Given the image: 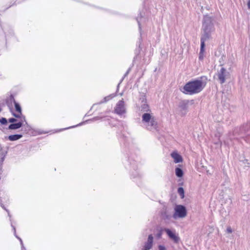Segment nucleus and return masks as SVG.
<instances>
[{
    "label": "nucleus",
    "instance_id": "obj_1",
    "mask_svg": "<svg viewBox=\"0 0 250 250\" xmlns=\"http://www.w3.org/2000/svg\"><path fill=\"white\" fill-rule=\"evenodd\" d=\"M207 80L206 76H202L198 79L187 83L181 89V92L187 95H194L201 92L205 87Z\"/></svg>",
    "mask_w": 250,
    "mask_h": 250
},
{
    "label": "nucleus",
    "instance_id": "obj_2",
    "mask_svg": "<svg viewBox=\"0 0 250 250\" xmlns=\"http://www.w3.org/2000/svg\"><path fill=\"white\" fill-rule=\"evenodd\" d=\"M214 19L208 15H204L202 21L201 40L207 41L211 38V33L215 30Z\"/></svg>",
    "mask_w": 250,
    "mask_h": 250
},
{
    "label": "nucleus",
    "instance_id": "obj_3",
    "mask_svg": "<svg viewBox=\"0 0 250 250\" xmlns=\"http://www.w3.org/2000/svg\"><path fill=\"white\" fill-rule=\"evenodd\" d=\"M21 127V130L23 133L29 134L31 127L28 124L25 117L21 113V107L20 104L17 103V129Z\"/></svg>",
    "mask_w": 250,
    "mask_h": 250
},
{
    "label": "nucleus",
    "instance_id": "obj_4",
    "mask_svg": "<svg viewBox=\"0 0 250 250\" xmlns=\"http://www.w3.org/2000/svg\"><path fill=\"white\" fill-rule=\"evenodd\" d=\"M142 122L145 128L150 131L157 129L158 124L154 116L149 113H145L142 115Z\"/></svg>",
    "mask_w": 250,
    "mask_h": 250
},
{
    "label": "nucleus",
    "instance_id": "obj_5",
    "mask_svg": "<svg viewBox=\"0 0 250 250\" xmlns=\"http://www.w3.org/2000/svg\"><path fill=\"white\" fill-rule=\"evenodd\" d=\"M174 210L175 212L173 217L175 219L177 218H183L187 215V210L186 208L183 205H176L175 207Z\"/></svg>",
    "mask_w": 250,
    "mask_h": 250
},
{
    "label": "nucleus",
    "instance_id": "obj_6",
    "mask_svg": "<svg viewBox=\"0 0 250 250\" xmlns=\"http://www.w3.org/2000/svg\"><path fill=\"white\" fill-rule=\"evenodd\" d=\"M229 75V72L224 67H222L217 73L218 80L221 84L226 81V77Z\"/></svg>",
    "mask_w": 250,
    "mask_h": 250
},
{
    "label": "nucleus",
    "instance_id": "obj_7",
    "mask_svg": "<svg viewBox=\"0 0 250 250\" xmlns=\"http://www.w3.org/2000/svg\"><path fill=\"white\" fill-rule=\"evenodd\" d=\"M125 112V103L123 99L119 101L116 104L115 108V113L119 115H122Z\"/></svg>",
    "mask_w": 250,
    "mask_h": 250
},
{
    "label": "nucleus",
    "instance_id": "obj_8",
    "mask_svg": "<svg viewBox=\"0 0 250 250\" xmlns=\"http://www.w3.org/2000/svg\"><path fill=\"white\" fill-rule=\"evenodd\" d=\"M189 101L188 100H185L181 101L179 104V107L180 108L181 111V114L183 116L185 115L187 112L188 107Z\"/></svg>",
    "mask_w": 250,
    "mask_h": 250
},
{
    "label": "nucleus",
    "instance_id": "obj_9",
    "mask_svg": "<svg viewBox=\"0 0 250 250\" xmlns=\"http://www.w3.org/2000/svg\"><path fill=\"white\" fill-rule=\"evenodd\" d=\"M164 230L167 233L168 237L170 239L172 240L175 243H177L179 242L180 240L179 237L175 234V232L167 228H165Z\"/></svg>",
    "mask_w": 250,
    "mask_h": 250
},
{
    "label": "nucleus",
    "instance_id": "obj_10",
    "mask_svg": "<svg viewBox=\"0 0 250 250\" xmlns=\"http://www.w3.org/2000/svg\"><path fill=\"white\" fill-rule=\"evenodd\" d=\"M142 101V104L140 106V111L142 112H148L150 111L149 106L148 104L146 103V99L145 95L140 98Z\"/></svg>",
    "mask_w": 250,
    "mask_h": 250
},
{
    "label": "nucleus",
    "instance_id": "obj_11",
    "mask_svg": "<svg viewBox=\"0 0 250 250\" xmlns=\"http://www.w3.org/2000/svg\"><path fill=\"white\" fill-rule=\"evenodd\" d=\"M206 41L201 40L200 50L199 54V60L202 61L204 59V53L205 52V42Z\"/></svg>",
    "mask_w": 250,
    "mask_h": 250
},
{
    "label": "nucleus",
    "instance_id": "obj_12",
    "mask_svg": "<svg viewBox=\"0 0 250 250\" xmlns=\"http://www.w3.org/2000/svg\"><path fill=\"white\" fill-rule=\"evenodd\" d=\"M6 104L10 109L13 106L16 108V101L13 95H11L10 97L7 100Z\"/></svg>",
    "mask_w": 250,
    "mask_h": 250
},
{
    "label": "nucleus",
    "instance_id": "obj_13",
    "mask_svg": "<svg viewBox=\"0 0 250 250\" xmlns=\"http://www.w3.org/2000/svg\"><path fill=\"white\" fill-rule=\"evenodd\" d=\"M171 156L173 158L174 161L175 163H178L182 162L183 161L182 157L177 152H173L171 153Z\"/></svg>",
    "mask_w": 250,
    "mask_h": 250
},
{
    "label": "nucleus",
    "instance_id": "obj_14",
    "mask_svg": "<svg viewBox=\"0 0 250 250\" xmlns=\"http://www.w3.org/2000/svg\"><path fill=\"white\" fill-rule=\"evenodd\" d=\"M127 162L128 163V165H130V167L132 168L134 170H136L137 169V165L136 164V161L134 160H132L130 158H128Z\"/></svg>",
    "mask_w": 250,
    "mask_h": 250
},
{
    "label": "nucleus",
    "instance_id": "obj_15",
    "mask_svg": "<svg viewBox=\"0 0 250 250\" xmlns=\"http://www.w3.org/2000/svg\"><path fill=\"white\" fill-rule=\"evenodd\" d=\"M175 175L177 177L181 178L184 175V172L182 168L176 167L175 168Z\"/></svg>",
    "mask_w": 250,
    "mask_h": 250
},
{
    "label": "nucleus",
    "instance_id": "obj_16",
    "mask_svg": "<svg viewBox=\"0 0 250 250\" xmlns=\"http://www.w3.org/2000/svg\"><path fill=\"white\" fill-rule=\"evenodd\" d=\"M116 95V94H110V95H108L107 96L105 97L104 98V99L100 102V104H102V103H104L107 102V101H108L110 99H111L113 98H114V97H115Z\"/></svg>",
    "mask_w": 250,
    "mask_h": 250
},
{
    "label": "nucleus",
    "instance_id": "obj_17",
    "mask_svg": "<svg viewBox=\"0 0 250 250\" xmlns=\"http://www.w3.org/2000/svg\"><path fill=\"white\" fill-rule=\"evenodd\" d=\"M177 192L179 195L181 196L182 199L184 198L185 197V191L183 188L179 187L178 188Z\"/></svg>",
    "mask_w": 250,
    "mask_h": 250
},
{
    "label": "nucleus",
    "instance_id": "obj_18",
    "mask_svg": "<svg viewBox=\"0 0 250 250\" xmlns=\"http://www.w3.org/2000/svg\"><path fill=\"white\" fill-rule=\"evenodd\" d=\"M0 205L1 207L3 209H4V210H5L7 211V212L8 213V215L9 217L10 218H11V215H10V214L9 211V210H8L6 208V207H5V205H4V204H3V202H2V199H1V198H0Z\"/></svg>",
    "mask_w": 250,
    "mask_h": 250
},
{
    "label": "nucleus",
    "instance_id": "obj_19",
    "mask_svg": "<svg viewBox=\"0 0 250 250\" xmlns=\"http://www.w3.org/2000/svg\"><path fill=\"white\" fill-rule=\"evenodd\" d=\"M152 247V243H149L147 241V242L146 243L145 246H144V250H149L151 249Z\"/></svg>",
    "mask_w": 250,
    "mask_h": 250
},
{
    "label": "nucleus",
    "instance_id": "obj_20",
    "mask_svg": "<svg viewBox=\"0 0 250 250\" xmlns=\"http://www.w3.org/2000/svg\"><path fill=\"white\" fill-rule=\"evenodd\" d=\"M131 70V68H129L128 69V70H127V71L125 72V74L124 77H123L122 79L121 80L120 83H119L117 85V91L118 90V89H119V85H120V83L122 82V81L123 80V79L126 77L127 76V75L129 74V73L130 72Z\"/></svg>",
    "mask_w": 250,
    "mask_h": 250
},
{
    "label": "nucleus",
    "instance_id": "obj_21",
    "mask_svg": "<svg viewBox=\"0 0 250 250\" xmlns=\"http://www.w3.org/2000/svg\"><path fill=\"white\" fill-rule=\"evenodd\" d=\"M5 155L3 153H0V169H1L2 165L4 160Z\"/></svg>",
    "mask_w": 250,
    "mask_h": 250
},
{
    "label": "nucleus",
    "instance_id": "obj_22",
    "mask_svg": "<svg viewBox=\"0 0 250 250\" xmlns=\"http://www.w3.org/2000/svg\"><path fill=\"white\" fill-rule=\"evenodd\" d=\"M0 123L2 125H6L7 124V120L5 118H1L0 119Z\"/></svg>",
    "mask_w": 250,
    "mask_h": 250
},
{
    "label": "nucleus",
    "instance_id": "obj_23",
    "mask_svg": "<svg viewBox=\"0 0 250 250\" xmlns=\"http://www.w3.org/2000/svg\"><path fill=\"white\" fill-rule=\"evenodd\" d=\"M163 230H164L163 229H161L159 230L158 232L156 234V237L157 238H160L161 237Z\"/></svg>",
    "mask_w": 250,
    "mask_h": 250
},
{
    "label": "nucleus",
    "instance_id": "obj_24",
    "mask_svg": "<svg viewBox=\"0 0 250 250\" xmlns=\"http://www.w3.org/2000/svg\"><path fill=\"white\" fill-rule=\"evenodd\" d=\"M17 238L19 240V241H20L21 250H26L25 247H24L23 242H22L21 239L20 237H18L17 235Z\"/></svg>",
    "mask_w": 250,
    "mask_h": 250
},
{
    "label": "nucleus",
    "instance_id": "obj_25",
    "mask_svg": "<svg viewBox=\"0 0 250 250\" xmlns=\"http://www.w3.org/2000/svg\"><path fill=\"white\" fill-rule=\"evenodd\" d=\"M153 237L152 235L149 234L148 237L147 242H148L149 243L153 244Z\"/></svg>",
    "mask_w": 250,
    "mask_h": 250
},
{
    "label": "nucleus",
    "instance_id": "obj_26",
    "mask_svg": "<svg viewBox=\"0 0 250 250\" xmlns=\"http://www.w3.org/2000/svg\"><path fill=\"white\" fill-rule=\"evenodd\" d=\"M8 138L9 140L12 141H16V134L10 135L8 137Z\"/></svg>",
    "mask_w": 250,
    "mask_h": 250
},
{
    "label": "nucleus",
    "instance_id": "obj_27",
    "mask_svg": "<svg viewBox=\"0 0 250 250\" xmlns=\"http://www.w3.org/2000/svg\"><path fill=\"white\" fill-rule=\"evenodd\" d=\"M8 128L9 129H16V123H13L12 124H10L8 126Z\"/></svg>",
    "mask_w": 250,
    "mask_h": 250
},
{
    "label": "nucleus",
    "instance_id": "obj_28",
    "mask_svg": "<svg viewBox=\"0 0 250 250\" xmlns=\"http://www.w3.org/2000/svg\"><path fill=\"white\" fill-rule=\"evenodd\" d=\"M136 19V21H137V22L138 24L140 32V34L141 35V23H140V21L139 20V18L138 17H137Z\"/></svg>",
    "mask_w": 250,
    "mask_h": 250
},
{
    "label": "nucleus",
    "instance_id": "obj_29",
    "mask_svg": "<svg viewBox=\"0 0 250 250\" xmlns=\"http://www.w3.org/2000/svg\"><path fill=\"white\" fill-rule=\"evenodd\" d=\"M11 226L14 230V235L16 236V228L12 222H11Z\"/></svg>",
    "mask_w": 250,
    "mask_h": 250
},
{
    "label": "nucleus",
    "instance_id": "obj_30",
    "mask_svg": "<svg viewBox=\"0 0 250 250\" xmlns=\"http://www.w3.org/2000/svg\"><path fill=\"white\" fill-rule=\"evenodd\" d=\"M159 250H166V248L163 245H159L158 246Z\"/></svg>",
    "mask_w": 250,
    "mask_h": 250
},
{
    "label": "nucleus",
    "instance_id": "obj_31",
    "mask_svg": "<svg viewBox=\"0 0 250 250\" xmlns=\"http://www.w3.org/2000/svg\"><path fill=\"white\" fill-rule=\"evenodd\" d=\"M9 122L10 123H14V122H16V118H10L9 119Z\"/></svg>",
    "mask_w": 250,
    "mask_h": 250
},
{
    "label": "nucleus",
    "instance_id": "obj_32",
    "mask_svg": "<svg viewBox=\"0 0 250 250\" xmlns=\"http://www.w3.org/2000/svg\"><path fill=\"white\" fill-rule=\"evenodd\" d=\"M227 232L229 233H230L232 232V229L230 227L227 228Z\"/></svg>",
    "mask_w": 250,
    "mask_h": 250
},
{
    "label": "nucleus",
    "instance_id": "obj_33",
    "mask_svg": "<svg viewBox=\"0 0 250 250\" xmlns=\"http://www.w3.org/2000/svg\"><path fill=\"white\" fill-rule=\"evenodd\" d=\"M22 136L21 134H17V140L20 139Z\"/></svg>",
    "mask_w": 250,
    "mask_h": 250
},
{
    "label": "nucleus",
    "instance_id": "obj_34",
    "mask_svg": "<svg viewBox=\"0 0 250 250\" xmlns=\"http://www.w3.org/2000/svg\"><path fill=\"white\" fill-rule=\"evenodd\" d=\"M248 7L249 9H250V0H249L248 2Z\"/></svg>",
    "mask_w": 250,
    "mask_h": 250
},
{
    "label": "nucleus",
    "instance_id": "obj_35",
    "mask_svg": "<svg viewBox=\"0 0 250 250\" xmlns=\"http://www.w3.org/2000/svg\"><path fill=\"white\" fill-rule=\"evenodd\" d=\"M166 219H168L169 218V217L168 215H166V216H164Z\"/></svg>",
    "mask_w": 250,
    "mask_h": 250
},
{
    "label": "nucleus",
    "instance_id": "obj_36",
    "mask_svg": "<svg viewBox=\"0 0 250 250\" xmlns=\"http://www.w3.org/2000/svg\"><path fill=\"white\" fill-rule=\"evenodd\" d=\"M13 115L14 116L16 117V113L13 112Z\"/></svg>",
    "mask_w": 250,
    "mask_h": 250
},
{
    "label": "nucleus",
    "instance_id": "obj_37",
    "mask_svg": "<svg viewBox=\"0 0 250 250\" xmlns=\"http://www.w3.org/2000/svg\"><path fill=\"white\" fill-rule=\"evenodd\" d=\"M97 119H98V117H95L94 118H93V120Z\"/></svg>",
    "mask_w": 250,
    "mask_h": 250
},
{
    "label": "nucleus",
    "instance_id": "obj_38",
    "mask_svg": "<svg viewBox=\"0 0 250 250\" xmlns=\"http://www.w3.org/2000/svg\"><path fill=\"white\" fill-rule=\"evenodd\" d=\"M140 43H141V42H140H140H139V46H140Z\"/></svg>",
    "mask_w": 250,
    "mask_h": 250
},
{
    "label": "nucleus",
    "instance_id": "obj_39",
    "mask_svg": "<svg viewBox=\"0 0 250 250\" xmlns=\"http://www.w3.org/2000/svg\"><path fill=\"white\" fill-rule=\"evenodd\" d=\"M1 109L0 108V112H1Z\"/></svg>",
    "mask_w": 250,
    "mask_h": 250
},
{
    "label": "nucleus",
    "instance_id": "obj_40",
    "mask_svg": "<svg viewBox=\"0 0 250 250\" xmlns=\"http://www.w3.org/2000/svg\"><path fill=\"white\" fill-rule=\"evenodd\" d=\"M1 76V73H0V77Z\"/></svg>",
    "mask_w": 250,
    "mask_h": 250
}]
</instances>
